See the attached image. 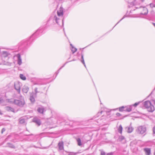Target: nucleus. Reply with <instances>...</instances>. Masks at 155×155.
Returning a JSON list of instances; mask_svg holds the SVG:
<instances>
[{"label": "nucleus", "mask_w": 155, "mask_h": 155, "mask_svg": "<svg viewBox=\"0 0 155 155\" xmlns=\"http://www.w3.org/2000/svg\"><path fill=\"white\" fill-rule=\"evenodd\" d=\"M7 101L10 103H13L20 107H23L25 104L24 99L21 98V100H14L10 99L7 100Z\"/></svg>", "instance_id": "obj_1"}, {"label": "nucleus", "mask_w": 155, "mask_h": 155, "mask_svg": "<svg viewBox=\"0 0 155 155\" xmlns=\"http://www.w3.org/2000/svg\"><path fill=\"white\" fill-rule=\"evenodd\" d=\"M144 106L147 109L149 112H152L154 110V107L152 105L150 101H147L144 102Z\"/></svg>", "instance_id": "obj_2"}, {"label": "nucleus", "mask_w": 155, "mask_h": 155, "mask_svg": "<svg viewBox=\"0 0 155 155\" xmlns=\"http://www.w3.org/2000/svg\"><path fill=\"white\" fill-rule=\"evenodd\" d=\"M109 112L110 110H109V109H108L106 108H105L103 110H101L100 112H98L97 115L94 116V118H95L97 117H98L100 115L103 114V115H102L101 117L102 118L101 119V120L103 119L104 118L103 117H105V115H104L105 114H107V113H109Z\"/></svg>", "instance_id": "obj_3"}, {"label": "nucleus", "mask_w": 155, "mask_h": 155, "mask_svg": "<svg viewBox=\"0 0 155 155\" xmlns=\"http://www.w3.org/2000/svg\"><path fill=\"white\" fill-rule=\"evenodd\" d=\"M146 130V128L144 126H140L137 127L136 131L138 134H143Z\"/></svg>", "instance_id": "obj_4"}, {"label": "nucleus", "mask_w": 155, "mask_h": 155, "mask_svg": "<svg viewBox=\"0 0 155 155\" xmlns=\"http://www.w3.org/2000/svg\"><path fill=\"white\" fill-rule=\"evenodd\" d=\"M21 83L17 81L14 83L15 89L18 93H20V92L21 87Z\"/></svg>", "instance_id": "obj_5"}, {"label": "nucleus", "mask_w": 155, "mask_h": 155, "mask_svg": "<svg viewBox=\"0 0 155 155\" xmlns=\"http://www.w3.org/2000/svg\"><path fill=\"white\" fill-rule=\"evenodd\" d=\"M136 8L137 9L140 8L141 9V10H143V11L141 13V14L146 15L148 13V11L147 9L145 7H142V6L136 7Z\"/></svg>", "instance_id": "obj_6"}, {"label": "nucleus", "mask_w": 155, "mask_h": 155, "mask_svg": "<svg viewBox=\"0 0 155 155\" xmlns=\"http://www.w3.org/2000/svg\"><path fill=\"white\" fill-rule=\"evenodd\" d=\"M46 111V108L44 107L41 106L39 107L37 109L38 112L40 114H43Z\"/></svg>", "instance_id": "obj_7"}, {"label": "nucleus", "mask_w": 155, "mask_h": 155, "mask_svg": "<svg viewBox=\"0 0 155 155\" xmlns=\"http://www.w3.org/2000/svg\"><path fill=\"white\" fill-rule=\"evenodd\" d=\"M63 8L62 7H61L57 11V13L58 16H63Z\"/></svg>", "instance_id": "obj_8"}, {"label": "nucleus", "mask_w": 155, "mask_h": 155, "mask_svg": "<svg viewBox=\"0 0 155 155\" xmlns=\"http://www.w3.org/2000/svg\"><path fill=\"white\" fill-rule=\"evenodd\" d=\"M33 121L38 126H40L41 124V122L40 120L37 118H34L33 120Z\"/></svg>", "instance_id": "obj_9"}, {"label": "nucleus", "mask_w": 155, "mask_h": 155, "mask_svg": "<svg viewBox=\"0 0 155 155\" xmlns=\"http://www.w3.org/2000/svg\"><path fill=\"white\" fill-rule=\"evenodd\" d=\"M17 57L18 58V59H17L18 64L19 65H20L22 64V59H21V55L19 54H18L17 55Z\"/></svg>", "instance_id": "obj_10"}, {"label": "nucleus", "mask_w": 155, "mask_h": 155, "mask_svg": "<svg viewBox=\"0 0 155 155\" xmlns=\"http://www.w3.org/2000/svg\"><path fill=\"white\" fill-rule=\"evenodd\" d=\"M44 30V28L42 27V28H39L36 31V32H35V34H34L32 35L31 36V37H33L34 35H36L37 34H39V33H42L43 31Z\"/></svg>", "instance_id": "obj_11"}, {"label": "nucleus", "mask_w": 155, "mask_h": 155, "mask_svg": "<svg viewBox=\"0 0 155 155\" xmlns=\"http://www.w3.org/2000/svg\"><path fill=\"white\" fill-rule=\"evenodd\" d=\"M146 155H150L151 153V150L150 148H145L143 149Z\"/></svg>", "instance_id": "obj_12"}, {"label": "nucleus", "mask_w": 155, "mask_h": 155, "mask_svg": "<svg viewBox=\"0 0 155 155\" xmlns=\"http://www.w3.org/2000/svg\"><path fill=\"white\" fill-rule=\"evenodd\" d=\"M28 87L27 86L25 85L23 87L22 89L23 92L25 93H27L28 91Z\"/></svg>", "instance_id": "obj_13"}, {"label": "nucleus", "mask_w": 155, "mask_h": 155, "mask_svg": "<svg viewBox=\"0 0 155 155\" xmlns=\"http://www.w3.org/2000/svg\"><path fill=\"white\" fill-rule=\"evenodd\" d=\"M6 99L5 101H4L2 98H0V104H1L2 105L4 106L6 104L5 103L6 102H8L7 101Z\"/></svg>", "instance_id": "obj_14"}, {"label": "nucleus", "mask_w": 155, "mask_h": 155, "mask_svg": "<svg viewBox=\"0 0 155 155\" xmlns=\"http://www.w3.org/2000/svg\"><path fill=\"white\" fill-rule=\"evenodd\" d=\"M58 146L59 149L60 150H63L64 149L63 142H59L58 144Z\"/></svg>", "instance_id": "obj_15"}, {"label": "nucleus", "mask_w": 155, "mask_h": 155, "mask_svg": "<svg viewBox=\"0 0 155 155\" xmlns=\"http://www.w3.org/2000/svg\"><path fill=\"white\" fill-rule=\"evenodd\" d=\"M35 96L34 94H31L30 96V100L31 101V102L33 103L35 101Z\"/></svg>", "instance_id": "obj_16"}, {"label": "nucleus", "mask_w": 155, "mask_h": 155, "mask_svg": "<svg viewBox=\"0 0 155 155\" xmlns=\"http://www.w3.org/2000/svg\"><path fill=\"white\" fill-rule=\"evenodd\" d=\"M9 54L6 51H3L2 52V57L6 58L8 56Z\"/></svg>", "instance_id": "obj_17"}, {"label": "nucleus", "mask_w": 155, "mask_h": 155, "mask_svg": "<svg viewBox=\"0 0 155 155\" xmlns=\"http://www.w3.org/2000/svg\"><path fill=\"white\" fill-rule=\"evenodd\" d=\"M5 110L9 111L14 112V108L9 107H5Z\"/></svg>", "instance_id": "obj_18"}, {"label": "nucleus", "mask_w": 155, "mask_h": 155, "mask_svg": "<svg viewBox=\"0 0 155 155\" xmlns=\"http://www.w3.org/2000/svg\"><path fill=\"white\" fill-rule=\"evenodd\" d=\"M132 108V106L130 105V106H127L126 107V108L124 110L129 112L131 110Z\"/></svg>", "instance_id": "obj_19"}, {"label": "nucleus", "mask_w": 155, "mask_h": 155, "mask_svg": "<svg viewBox=\"0 0 155 155\" xmlns=\"http://www.w3.org/2000/svg\"><path fill=\"white\" fill-rule=\"evenodd\" d=\"M126 129H127V132L128 133H131L132 132L134 129L132 127L130 126L129 127H126Z\"/></svg>", "instance_id": "obj_20"}, {"label": "nucleus", "mask_w": 155, "mask_h": 155, "mask_svg": "<svg viewBox=\"0 0 155 155\" xmlns=\"http://www.w3.org/2000/svg\"><path fill=\"white\" fill-rule=\"evenodd\" d=\"M81 62L84 65V66L85 67H86V66L84 61V55L83 54H81Z\"/></svg>", "instance_id": "obj_21"}, {"label": "nucleus", "mask_w": 155, "mask_h": 155, "mask_svg": "<svg viewBox=\"0 0 155 155\" xmlns=\"http://www.w3.org/2000/svg\"><path fill=\"white\" fill-rule=\"evenodd\" d=\"M123 130V128L121 125H120L119 126L118 129V131L119 133H120L121 134H122V131Z\"/></svg>", "instance_id": "obj_22"}, {"label": "nucleus", "mask_w": 155, "mask_h": 155, "mask_svg": "<svg viewBox=\"0 0 155 155\" xmlns=\"http://www.w3.org/2000/svg\"><path fill=\"white\" fill-rule=\"evenodd\" d=\"M70 45L71 46V50L72 51L73 53H74L77 50V49L76 48L74 47L71 44H70Z\"/></svg>", "instance_id": "obj_23"}, {"label": "nucleus", "mask_w": 155, "mask_h": 155, "mask_svg": "<svg viewBox=\"0 0 155 155\" xmlns=\"http://www.w3.org/2000/svg\"><path fill=\"white\" fill-rule=\"evenodd\" d=\"M3 64L4 65H7L8 66H11L12 64V63L8 61L6 62L5 61H4L3 62Z\"/></svg>", "instance_id": "obj_24"}, {"label": "nucleus", "mask_w": 155, "mask_h": 155, "mask_svg": "<svg viewBox=\"0 0 155 155\" xmlns=\"http://www.w3.org/2000/svg\"><path fill=\"white\" fill-rule=\"evenodd\" d=\"M68 62H66L64 64V65L62 66L58 70V71H57L55 73L56 74V76H57V75H58V74L59 72V71L63 67H64V66L65 65L67 64Z\"/></svg>", "instance_id": "obj_25"}, {"label": "nucleus", "mask_w": 155, "mask_h": 155, "mask_svg": "<svg viewBox=\"0 0 155 155\" xmlns=\"http://www.w3.org/2000/svg\"><path fill=\"white\" fill-rule=\"evenodd\" d=\"M59 20V18H58L56 15H55L54 17V20H55L56 22V23L59 24L58 21Z\"/></svg>", "instance_id": "obj_26"}, {"label": "nucleus", "mask_w": 155, "mask_h": 155, "mask_svg": "<svg viewBox=\"0 0 155 155\" xmlns=\"http://www.w3.org/2000/svg\"><path fill=\"white\" fill-rule=\"evenodd\" d=\"M20 77L21 79L23 80H25L26 79L25 77L22 74H20Z\"/></svg>", "instance_id": "obj_27"}, {"label": "nucleus", "mask_w": 155, "mask_h": 155, "mask_svg": "<svg viewBox=\"0 0 155 155\" xmlns=\"http://www.w3.org/2000/svg\"><path fill=\"white\" fill-rule=\"evenodd\" d=\"M77 142H78V145L80 146L82 145L81 141L80 138H78L77 139Z\"/></svg>", "instance_id": "obj_28"}, {"label": "nucleus", "mask_w": 155, "mask_h": 155, "mask_svg": "<svg viewBox=\"0 0 155 155\" xmlns=\"http://www.w3.org/2000/svg\"><path fill=\"white\" fill-rule=\"evenodd\" d=\"M25 122V120L24 119L22 118H20L19 120V123L20 124H23Z\"/></svg>", "instance_id": "obj_29"}, {"label": "nucleus", "mask_w": 155, "mask_h": 155, "mask_svg": "<svg viewBox=\"0 0 155 155\" xmlns=\"http://www.w3.org/2000/svg\"><path fill=\"white\" fill-rule=\"evenodd\" d=\"M124 139V137L123 136H120L119 137V140L120 141H122Z\"/></svg>", "instance_id": "obj_30"}, {"label": "nucleus", "mask_w": 155, "mask_h": 155, "mask_svg": "<svg viewBox=\"0 0 155 155\" xmlns=\"http://www.w3.org/2000/svg\"><path fill=\"white\" fill-rule=\"evenodd\" d=\"M140 102H137L135 103L133 105H131L132 106V107L134 106V107H136L137 105H138L140 103Z\"/></svg>", "instance_id": "obj_31"}, {"label": "nucleus", "mask_w": 155, "mask_h": 155, "mask_svg": "<svg viewBox=\"0 0 155 155\" xmlns=\"http://www.w3.org/2000/svg\"><path fill=\"white\" fill-rule=\"evenodd\" d=\"M35 93L34 94L35 95V96H36V95L37 93L38 92V88L37 87L35 88Z\"/></svg>", "instance_id": "obj_32"}, {"label": "nucleus", "mask_w": 155, "mask_h": 155, "mask_svg": "<svg viewBox=\"0 0 155 155\" xmlns=\"http://www.w3.org/2000/svg\"><path fill=\"white\" fill-rule=\"evenodd\" d=\"M124 108V106L121 107L119 108V110L120 111H122L123 110V109Z\"/></svg>", "instance_id": "obj_33"}, {"label": "nucleus", "mask_w": 155, "mask_h": 155, "mask_svg": "<svg viewBox=\"0 0 155 155\" xmlns=\"http://www.w3.org/2000/svg\"><path fill=\"white\" fill-rule=\"evenodd\" d=\"M8 146L12 148H15V147L14 145H13V144H11V143L9 144Z\"/></svg>", "instance_id": "obj_34"}, {"label": "nucleus", "mask_w": 155, "mask_h": 155, "mask_svg": "<svg viewBox=\"0 0 155 155\" xmlns=\"http://www.w3.org/2000/svg\"><path fill=\"white\" fill-rule=\"evenodd\" d=\"M76 153H74V152H70V153L68 155H76Z\"/></svg>", "instance_id": "obj_35"}, {"label": "nucleus", "mask_w": 155, "mask_h": 155, "mask_svg": "<svg viewBox=\"0 0 155 155\" xmlns=\"http://www.w3.org/2000/svg\"><path fill=\"white\" fill-rule=\"evenodd\" d=\"M125 18V17L124 16L116 24V25L114 26V27L113 28H114V27H115V26H116V25H117L120 21H121L122 19H123L124 18Z\"/></svg>", "instance_id": "obj_36"}, {"label": "nucleus", "mask_w": 155, "mask_h": 155, "mask_svg": "<svg viewBox=\"0 0 155 155\" xmlns=\"http://www.w3.org/2000/svg\"><path fill=\"white\" fill-rule=\"evenodd\" d=\"M150 6L151 7L153 8L154 7L155 4L152 3H151L150 4Z\"/></svg>", "instance_id": "obj_37"}, {"label": "nucleus", "mask_w": 155, "mask_h": 155, "mask_svg": "<svg viewBox=\"0 0 155 155\" xmlns=\"http://www.w3.org/2000/svg\"><path fill=\"white\" fill-rule=\"evenodd\" d=\"M105 153L103 151H102L101 152V155H105Z\"/></svg>", "instance_id": "obj_38"}, {"label": "nucleus", "mask_w": 155, "mask_h": 155, "mask_svg": "<svg viewBox=\"0 0 155 155\" xmlns=\"http://www.w3.org/2000/svg\"><path fill=\"white\" fill-rule=\"evenodd\" d=\"M113 152H110V153H107V155H113Z\"/></svg>", "instance_id": "obj_39"}, {"label": "nucleus", "mask_w": 155, "mask_h": 155, "mask_svg": "<svg viewBox=\"0 0 155 155\" xmlns=\"http://www.w3.org/2000/svg\"><path fill=\"white\" fill-rule=\"evenodd\" d=\"M5 128H3L2 130V134L5 131Z\"/></svg>", "instance_id": "obj_40"}, {"label": "nucleus", "mask_w": 155, "mask_h": 155, "mask_svg": "<svg viewBox=\"0 0 155 155\" xmlns=\"http://www.w3.org/2000/svg\"><path fill=\"white\" fill-rule=\"evenodd\" d=\"M153 134H155V126H154L153 128Z\"/></svg>", "instance_id": "obj_41"}, {"label": "nucleus", "mask_w": 155, "mask_h": 155, "mask_svg": "<svg viewBox=\"0 0 155 155\" xmlns=\"http://www.w3.org/2000/svg\"><path fill=\"white\" fill-rule=\"evenodd\" d=\"M116 115H117V116H120V114L119 113H117L116 114Z\"/></svg>", "instance_id": "obj_42"}, {"label": "nucleus", "mask_w": 155, "mask_h": 155, "mask_svg": "<svg viewBox=\"0 0 155 155\" xmlns=\"http://www.w3.org/2000/svg\"><path fill=\"white\" fill-rule=\"evenodd\" d=\"M2 113L1 112V110H0V114H2Z\"/></svg>", "instance_id": "obj_43"}, {"label": "nucleus", "mask_w": 155, "mask_h": 155, "mask_svg": "<svg viewBox=\"0 0 155 155\" xmlns=\"http://www.w3.org/2000/svg\"><path fill=\"white\" fill-rule=\"evenodd\" d=\"M153 25L155 27V23H153Z\"/></svg>", "instance_id": "obj_44"}, {"label": "nucleus", "mask_w": 155, "mask_h": 155, "mask_svg": "<svg viewBox=\"0 0 155 155\" xmlns=\"http://www.w3.org/2000/svg\"><path fill=\"white\" fill-rule=\"evenodd\" d=\"M75 61V60L73 59L72 61Z\"/></svg>", "instance_id": "obj_45"}, {"label": "nucleus", "mask_w": 155, "mask_h": 155, "mask_svg": "<svg viewBox=\"0 0 155 155\" xmlns=\"http://www.w3.org/2000/svg\"><path fill=\"white\" fill-rule=\"evenodd\" d=\"M141 1H142V2H143V1L144 0H141Z\"/></svg>", "instance_id": "obj_46"}, {"label": "nucleus", "mask_w": 155, "mask_h": 155, "mask_svg": "<svg viewBox=\"0 0 155 155\" xmlns=\"http://www.w3.org/2000/svg\"><path fill=\"white\" fill-rule=\"evenodd\" d=\"M63 20H62V22L63 23Z\"/></svg>", "instance_id": "obj_47"}, {"label": "nucleus", "mask_w": 155, "mask_h": 155, "mask_svg": "<svg viewBox=\"0 0 155 155\" xmlns=\"http://www.w3.org/2000/svg\"><path fill=\"white\" fill-rule=\"evenodd\" d=\"M154 7H155V6H154Z\"/></svg>", "instance_id": "obj_48"}]
</instances>
